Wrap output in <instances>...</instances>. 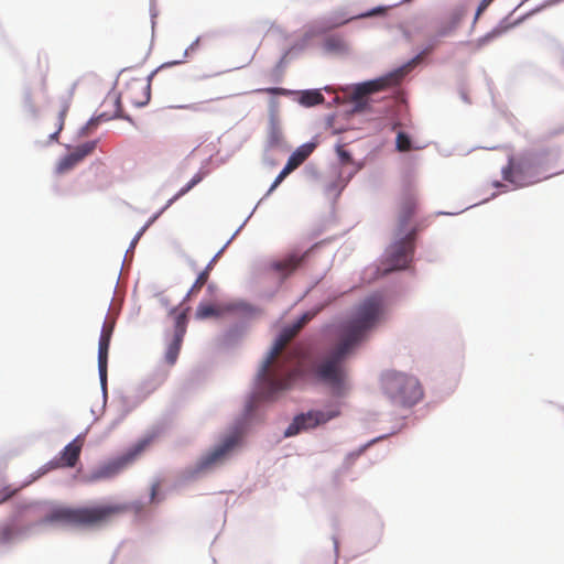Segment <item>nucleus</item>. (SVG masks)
Segmentation results:
<instances>
[{
    "label": "nucleus",
    "instance_id": "f257e3e1",
    "mask_svg": "<svg viewBox=\"0 0 564 564\" xmlns=\"http://www.w3.org/2000/svg\"><path fill=\"white\" fill-rule=\"evenodd\" d=\"M161 481L150 487L148 498L141 497L127 503H100L84 507L55 506L43 517L37 518L44 503L41 501L17 502L11 513L0 522V554L8 552L14 544L29 539L36 527L63 524L74 528H91L107 521L122 511H133L143 520L150 517L147 505L158 506L165 500Z\"/></svg>",
    "mask_w": 564,
    "mask_h": 564
},
{
    "label": "nucleus",
    "instance_id": "f03ea898",
    "mask_svg": "<svg viewBox=\"0 0 564 564\" xmlns=\"http://www.w3.org/2000/svg\"><path fill=\"white\" fill-rule=\"evenodd\" d=\"M295 330V326L289 323L278 332L253 378L252 389L247 395L242 413L234 421L227 434L221 436L194 464L186 466L181 471L180 480L182 482L194 481L221 464L231 452L241 445L251 426L262 422L261 405L274 402L282 390L280 382L267 377L268 368L279 349Z\"/></svg>",
    "mask_w": 564,
    "mask_h": 564
},
{
    "label": "nucleus",
    "instance_id": "7ed1b4c3",
    "mask_svg": "<svg viewBox=\"0 0 564 564\" xmlns=\"http://www.w3.org/2000/svg\"><path fill=\"white\" fill-rule=\"evenodd\" d=\"M561 154L562 150L557 144L533 145L517 154H510L507 165L501 167L503 182L494 181L492 186L500 192H507L508 184L516 189L563 173L564 169H557Z\"/></svg>",
    "mask_w": 564,
    "mask_h": 564
},
{
    "label": "nucleus",
    "instance_id": "20e7f679",
    "mask_svg": "<svg viewBox=\"0 0 564 564\" xmlns=\"http://www.w3.org/2000/svg\"><path fill=\"white\" fill-rule=\"evenodd\" d=\"M380 387L393 406L403 409L414 406L424 395L421 382L415 376L394 369L381 373Z\"/></svg>",
    "mask_w": 564,
    "mask_h": 564
},
{
    "label": "nucleus",
    "instance_id": "39448f33",
    "mask_svg": "<svg viewBox=\"0 0 564 564\" xmlns=\"http://www.w3.org/2000/svg\"><path fill=\"white\" fill-rule=\"evenodd\" d=\"M386 304L387 301L382 293L372 292L359 303L346 319L339 321L338 324L365 339L366 333L379 324Z\"/></svg>",
    "mask_w": 564,
    "mask_h": 564
},
{
    "label": "nucleus",
    "instance_id": "423d86ee",
    "mask_svg": "<svg viewBox=\"0 0 564 564\" xmlns=\"http://www.w3.org/2000/svg\"><path fill=\"white\" fill-rule=\"evenodd\" d=\"M155 436V433L147 434L131 444L121 454L111 457L108 460L101 462L85 475V481L94 484L118 476L145 451V448L152 443Z\"/></svg>",
    "mask_w": 564,
    "mask_h": 564
},
{
    "label": "nucleus",
    "instance_id": "0eeeda50",
    "mask_svg": "<svg viewBox=\"0 0 564 564\" xmlns=\"http://www.w3.org/2000/svg\"><path fill=\"white\" fill-rule=\"evenodd\" d=\"M359 95L352 96V104L346 110V116L350 117L356 113H373L386 121L384 126H389L391 131L397 130L399 127L404 126L403 119L406 116L405 107L395 100H389L381 105L379 101L391 97V94L384 95L381 98H358Z\"/></svg>",
    "mask_w": 564,
    "mask_h": 564
},
{
    "label": "nucleus",
    "instance_id": "6e6552de",
    "mask_svg": "<svg viewBox=\"0 0 564 564\" xmlns=\"http://www.w3.org/2000/svg\"><path fill=\"white\" fill-rule=\"evenodd\" d=\"M339 414L340 409L338 404L326 406L324 409H312L306 412H300L293 416L291 423L284 430L283 435L284 437L296 436L302 432L326 424L333 419L339 416Z\"/></svg>",
    "mask_w": 564,
    "mask_h": 564
},
{
    "label": "nucleus",
    "instance_id": "1a4fd4ad",
    "mask_svg": "<svg viewBox=\"0 0 564 564\" xmlns=\"http://www.w3.org/2000/svg\"><path fill=\"white\" fill-rule=\"evenodd\" d=\"M409 234L394 231V239L386 249L383 264L388 271H406L411 268L416 246L408 242Z\"/></svg>",
    "mask_w": 564,
    "mask_h": 564
},
{
    "label": "nucleus",
    "instance_id": "9d476101",
    "mask_svg": "<svg viewBox=\"0 0 564 564\" xmlns=\"http://www.w3.org/2000/svg\"><path fill=\"white\" fill-rule=\"evenodd\" d=\"M314 379L325 386L333 397L341 398L347 390V372L344 365L325 359L313 369Z\"/></svg>",
    "mask_w": 564,
    "mask_h": 564
},
{
    "label": "nucleus",
    "instance_id": "9b49d317",
    "mask_svg": "<svg viewBox=\"0 0 564 564\" xmlns=\"http://www.w3.org/2000/svg\"><path fill=\"white\" fill-rule=\"evenodd\" d=\"M188 308L178 311V306H172L169 308V316L173 318V334L170 336V332L165 333L166 336V350L164 359L166 364L173 366L178 358L184 336L188 325Z\"/></svg>",
    "mask_w": 564,
    "mask_h": 564
},
{
    "label": "nucleus",
    "instance_id": "f8f14e48",
    "mask_svg": "<svg viewBox=\"0 0 564 564\" xmlns=\"http://www.w3.org/2000/svg\"><path fill=\"white\" fill-rule=\"evenodd\" d=\"M355 20L347 8H338L311 21L302 37L308 43L313 37L327 34Z\"/></svg>",
    "mask_w": 564,
    "mask_h": 564
},
{
    "label": "nucleus",
    "instance_id": "ddd939ff",
    "mask_svg": "<svg viewBox=\"0 0 564 564\" xmlns=\"http://www.w3.org/2000/svg\"><path fill=\"white\" fill-rule=\"evenodd\" d=\"M318 137L314 135L307 142L299 145L288 158V161L283 169L275 176L273 182L271 183L269 189L267 191L263 199L271 195L278 186L286 178V176L293 172L297 166H300L317 148L318 145Z\"/></svg>",
    "mask_w": 564,
    "mask_h": 564
},
{
    "label": "nucleus",
    "instance_id": "4468645a",
    "mask_svg": "<svg viewBox=\"0 0 564 564\" xmlns=\"http://www.w3.org/2000/svg\"><path fill=\"white\" fill-rule=\"evenodd\" d=\"M332 333L339 339V343L330 351L328 360H334L337 365H344V361L355 351V349L364 341L362 337L343 328L336 323L329 326Z\"/></svg>",
    "mask_w": 564,
    "mask_h": 564
},
{
    "label": "nucleus",
    "instance_id": "2eb2a0df",
    "mask_svg": "<svg viewBox=\"0 0 564 564\" xmlns=\"http://www.w3.org/2000/svg\"><path fill=\"white\" fill-rule=\"evenodd\" d=\"M404 66L399 65L384 74L377 76L371 79L362 80L359 83H355L352 85V89L355 95H365V94H375L377 91L383 90L390 86H398L399 77L404 72ZM395 88L389 94H393Z\"/></svg>",
    "mask_w": 564,
    "mask_h": 564
},
{
    "label": "nucleus",
    "instance_id": "dca6fc26",
    "mask_svg": "<svg viewBox=\"0 0 564 564\" xmlns=\"http://www.w3.org/2000/svg\"><path fill=\"white\" fill-rule=\"evenodd\" d=\"M99 139H94L78 144L72 152L63 155L56 164V173L63 174L73 170L87 155L94 152L98 147Z\"/></svg>",
    "mask_w": 564,
    "mask_h": 564
},
{
    "label": "nucleus",
    "instance_id": "f3484780",
    "mask_svg": "<svg viewBox=\"0 0 564 564\" xmlns=\"http://www.w3.org/2000/svg\"><path fill=\"white\" fill-rule=\"evenodd\" d=\"M308 252H290L283 260H273L270 263V269L281 275L282 280H285L299 268H301L307 260Z\"/></svg>",
    "mask_w": 564,
    "mask_h": 564
},
{
    "label": "nucleus",
    "instance_id": "a211bd4d",
    "mask_svg": "<svg viewBox=\"0 0 564 564\" xmlns=\"http://www.w3.org/2000/svg\"><path fill=\"white\" fill-rule=\"evenodd\" d=\"M543 7L544 6L536 7L535 9L531 10L528 14L518 18L512 23L509 22V17L503 18L492 30H490L489 32H487L486 34H484L482 36L477 39V41H476L477 48H480V47L487 45L488 43H490L491 41H494L495 39L501 36L511 28L523 22L529 15L541 11Z\"/></svg>",
    "mask_w": 564,
    "mask_h": 564
},
{
    "label": "nucleus",
    "instance_id": "6ab92c4d",
    "mask_svg": "<svg viewBox=\"0 0 564 564\" xmlns=\"http://www.w3.org/2000/svg\"><path fill=\"white\" fill-rule=\"evenodd\" d=\"M248 327L249 322L245 318L230 324L219 336V345L226 349L236 347L246 335Z\"/></svg>",
    "mask_w": 564,
    "mask_h": 564
},
{
    "label": "nucleus",
    "instance_id": "aec40b11",
    "mask_svg": "<svg viewBox=\"0 0 564 564\" xmlns=\"http://www.w3.org/2000/svg\"><path fill=\"white\" fill-rule=\"evenodd\" d=\"M88 429L85 432L78 434L74 440L67 443L56 455L59 458L61 464L66 468H73L79 460L83 443Z\"/></svg>",
    "mask_w": 564,
    "mask_h": 564
},
{
    "label": "nucleus",
    "instance_id": "412c9836",
    "mask_svg": "<svg viewBox=\"0 0 564 564\" xmlns=\"http://www.w3.org/2000/svg\"><path fill=\"white\" fill-rule=\"evenodd\" d=\"M306 46L307 42L301 37L299 41L294 42L290 47L283 51L281 57L272 70L273 82L279 83L281 80L284 68L289 64L290 59L294 58L299 53L304 51Z\"/></svg>",
    "mask_w": 564,
    "mask_h": 564
},
{
    "label": "nucleus",
    "instance_id": "4be33fe9",
    "mask_svg": "<svg viewBox=\"0 0 564 564\" xmlns=\"http://www.w3.org/2000/svg\"><path fill=\"white\" fill-rule=\"evenodd\" d=\"M323 91H332V86L326 85L323 88H310L297 90L294 100L304 108H312L317 105L326 104Z\"/></svg>",
    "mask_w": 564,
    "mask_h": 564
},
{
    "label": "nucleus",
    "instance_id": "5701e85b",
    "mask_svg": "<svg viewBox=\"0 0 564 564\" xmlns=\"http://www.w3.org/2000/svg\"><path fill=\"white\" fill-rule=\"evenodd\" d=\"M467 13V9L464 4H458L453 8V10L449 13L448 20L445 22H442L435 32L437 34V37L444 39L451 36L463 19L465 18Z\"/></svg>",
    "mask_w": 564,
    "mask_h": 564
},
{
    "label": "nucleus",
    "instance_id": "b1692460",
    "mask_svg": "<svg viewBox=\"0 0 564 564\" xmlns=\"http://www.w3.org/2000/svg\"><path fill=\"white\" fill-rule=\"evenodd\" d=\"M416 212V200L411 194H405L401 204L395 231L409 234L406 226Z\"/></svg>",
    "mask_w": 564,
    "mask_h": 564
},
{
    "label": "nucleus",
    "instance_id": "393cba45",
    "mask_svg": "<svg viewBox=\"0 0 564 564\" xmlns=\"http://www.w3.org/2000/svg\"><path fill=\"white\" fill-rule=\"evenodd\" d=\"M142 397L143 395H138L137 393H134L133 395L120 397L118 414L116 419H113L112 422L110 423L111 430L116 429L127 417L129 413H131L143 402Z\"/></svg>",
    "mask_w": 564,
    "mask_h": 564
},
{
    "label": "nucleus",
    "instance_id": "a878e982",
    "mask_svg": "<svg viewBox=\"0 0 564 564\" xmlns=\"http://www.w3.org/2000/svg\"><path fill=\"white\" fill-rule=\"evenodd\" d=\"M113 325H106L104 322L101 327V333L98 340V355H97V361L98 367L101 366H108V355H109V348H110V341L111 336L113 333Z\"/></svg>",
    "mask_w": 564,
    "mask_h": 564
},
{
    "label": "nucleus",
    "instance_id": "bb28decb",
    "mask_svg": "<svg viewBox=\"0 0 564 564\" xmlns=\"http://www.w3.org/2000/svg\"><path fill=\"white\" fill-rule=\"evenodd\" d=\"M57 468H66L64 465L61 464V460L59 458H57L56 456L54 458H52L51 460H48L47 463H45L43 466H41L37 470H35L34 473H32L23 482L20 487L18 488H13L11 485H8L11 489L14 490V492L7 499L9 500L10 498H12L14 495H17V492L31 485L32 482L36 481L37 479H40L42 476L46 475L47 473L52 471V470H55Z\"/></svg>",
    "mask_w": 564,
    "mask_h": 564
},
{
    "label": "nucleus",
    "instance_id": "cd10ccee",
    "mask_svg": "<svg viewBox=\"0 0 564 564\" xmlns=\"http://www.w3.org/2000/svg\"><path fill=\"white\" fill-rule=\"evenodd\" d=\"M284 138L280 121H268L267 140L264 143L265 152L275 148H283Z\"/></svg>",
    "mask_w": 564,
    "mask_h": 564
},
{
    "label": "nucleus",
    "instance_id": "c85d7f7f",
    "mask_svg": "<svg viewBox=\"0 0 564 564\" xmlns=\"http://www.w3.org/2000/svg\"><path fill=\"white\" fill-rule=\"evenodd\" d=\"M335 178L329 181L325 187L324 193L327 197L333 198V200H337L341 195L343 191L346 188L345 183L343 182V170L338 169L334 171Z\"/></svg>",
    "mask_w": 564,
    "mask_h": 564
},
{
    "label": "nucleus",
    "instance_id": "c756f323",
    "mask_svg": "<svg viewBox=\"0 0 564 564\" xmlns=\"http://www.w3.org/2000/svg\"><path fill=\"white\" fill-rule=\"evenodd\" d=\"M427 144H416L413 140L412 135L405 131L398 130L394 141V149L398 152H404L409 149L412 150H422L426 148Z\"/></svg>",
    "mask_w": 564,
    "mask_h": 564
},
{
    "label": "nucleus",
    "instance_id": "7c9ffc66",
    "mask_svg": "<svg viewBox=\"0 0 564 564\" xmlns=\"http://www.w3.org/2000/svg\"><path fill=\"white\" fill-rule=\"evenodd\" d=\"M441 41H442V39L437 37L436 33L431 35L429 37L426 44L422 48H420L410 59L402 63V66H404V69H406L408 67L417 63L424 54L433 53L435 51V48L438 46V44L441 43Z\"/></svg>",
    "mask_w": 564,
    "mask_h": 564
},
{
    "label": "nucleus",
    "instance_id": "2f4dec72",
    "mask_svg": "<svg viewBox=\"0 0 564 564\" xmlns=\"http://www.w3.org/2000/svg\"><path fill=\"white\" fill-rule=\"evenodd\" d=\"M224 312L226 314L240 313L246 316H252L258 312V308L243 300H239L236 302L226 303L224 305Z\"/></svg>",
    "mask_w": 564,
    "mask_h": 564
},
{
    "label": "nucleus",
    "instance_id": "473e14b6",
    "mask_svg": "<svg viewBox=\"0 0 564 564\" xmlns=\"http://www.w3.org/2000/svg\"><path fill=\"white\" fill-rule=\"evenodd\" d=\"M323 48L328 53L345 54L348 52V45L338 35H328L323 42Z\"/></svg>",
    "mask_w": 564,
    "mask_h": 564
},
{
    "label": "nucleus",
    "instance_id": "72a5a7b5",
    "mask_svg": "<svg viewBox=\"0 0 564 564\" xmlns=\"http://www.w3.org/2000/svg\"><path fill=\"white\" fill-rule=\"evenodd\" d=\"M405 424H402L400 427L398 429H393L391 430L389 433H384L382 435H379L377 437H373L372 440L368 441L367 443H365L364 445H361L357 451H354V452H350L347 454V459H356L357 457H359L368 447H370L371 445L376 444L377 442L381 441V440H386L388 438L389 436L391 435H394L397 434L398 432H400L403 427H404Z\"/></svg>",
    "mask_w": 564,
    "mask_h": 564
},
{
    "label": "nucleus",
    "instance_id": "f704fd0d",
    "mask_svg": "<svg viewBox=\"0 0 564 564\" xmlns=\"http://www.w3.org/2000/svg\"><path fill=\"white\" fill-rule=\"evenodd\" d=\"M398 6H399V3H393V4H388V6H383V4L376 6L368 10L352 13V18H355L356 20H360V19H366V18L384 17L391 8H394Z\"/></svg>",
    "mask_w": 564,
    "mask_h": 564
},
{
    "label": "nucleus",
    "instance_id": "c9c22d12",
    "mask_svg": "<svg viewBox=\"0 0 564 564\" xmlns=\"http://www.w3.org/2000/svg\"><path fill=\"white\" fill-rule=\"evenodd\" d=\"M336 155L338 159L337 164H333V171H337L338 169L345 167L346 165H350V163H355V159L352 153L349 150H346L341 144L337 143L335 145Z\"/></svg>",
    "mask_w": 564,
    "mask_h": 564
},
{
    "label": "nucleus",
    "instance_id": "e433bc0d",
    "mask_svg": "<svg viewBox=\"0 0 564 564\" xmlns=\"http://www.w3.org/2000/svg\"><path fill=\"white\" fill-rule=\"evenodd\" d=\"M93 118L95 119V122L97 123V126L101 122H107V121L115 120V119L124 120V121L129 122L130 124H132L133 127L137 126L134 119L130 115L123 116L118 111H112V112L101 111L98 115L93 116Z\"/></svg>",
    "mask_w": 564,
    "mask_h": 564
},
{
    "label": "nucleus",
    "instance_id": "4c0bfd02",
    "mask_svg": "<svg viewBox=\"0 0 564 564\" xmlns=\"http://www.w3.org/2000/svg\"><path fill=\"white\" fill-rule=\"evenodd\" d=\"M220 314L215 305L210 302L200 301L195 311L196 319H206L209 317H219Z\"/></svg>",
    "mask_w": 564,
    "mask_h": 564
},
{
    "label": "nucleus",
    "instance_id": "58836bf2",
    "mask_svg": "<svg viewBox=\"0 0 564 564\" xmlns=\"http://www.w3.org/2000/svg\"><path fill=\"white\" fill-rule=\"evenodd\" d=\"M208 174V171H203L202 169L196 172L192 178L184 185L182 186L177 192H176V197H183L184 195H186L189 191H192L196 185H198Z\"/></svg>",
    "mask_w": 564,
    "mask_h": 564
},
{
    "label": "nucleus",
    "instance_id": "ea45409f",
    "mask_svg": "<svg viewBox=\"0 0 564 564\" xmlns=\"http://www.w3.org/2000/svg\"><path fill=\"white\" fill-rule=\"evenodd\" d=\"M159 386L160 381L158 379H147L138 386L135 393L138 395H143L142 399L144 401L152 392H154L158 389Z\"/></svg>",
    "mask_w": 564,
    "mask_h": 564
},
{
    "label": "nucleus",
    "instance_id": "a19ab883",
    "mask_svg": "<svg viewBox=\"0 0 564 564\" xmlns=\"http://www.w3.org/2000/svg\"><path fill=\"white\" fill-rule=\"evenodd\" d=\"M253 93H258V94L265 93L271 96H285V97L295 96L296 97L297 90L274 86V87L258 88V89L253 90Z\"/></svg>",
    "mask_w": 564,
    "mask_h": 564
},
{
    "label": "nucleus",
    "instance_id": "79ce46f5",
    "mask_svg": "<svg viewBox=\"0 0 564 564\" xmlns=\"http://www.w3.org/2000/svg\"><path fill=\"white\" fill-rule=\"evenodd\" d=\"M98 377L100 382V389L102 393L104 408L108 399V366L98 367Z\"/></svg>",
    "mask_w": 564,
    "mask_h": 564
},
{
    "label": "nucleus",
    "instance_id": "37998d69",
    "mask_svg": "<svg viewBox=\"0 0 564 564\" xmlns=\"http://www.w3.org/2000/svg\"><path fill=\"white\" fill-rule=\"evenodd\" d=\"M226 250V246H223L216 254L209 260V262L206 264V267L198 273V280H208L209 273L213 270L215 263L219 259V257L223 254V252Z\"/></svg>",
    "mask_w": 564,
    "mask_h": 564
},
{
    "label": "nucleus",
    "instance_id": "c03bdc74",
    "mask_svg": "<svg viewBox=\"0 0 564 564\" xmlns=\"http://www.w3.org/2000/svg\"><path fill=\"white\" fill-rule=\"evenodd\" d=\"M23 107L32 117H37V108L33 102L30 88H26L23 94Z\"/></svg>",
    "mask_w": 564,
    "mask_h": 564
},
{
    "label": "nucleus",
    "instance_id": "a18cd8bd",
    "mask_svg": "<svg viewBox=\"0 0 564 564\" xmlns=\"http://www.w3.org/2000/svg\"><path fill=\"white\" fill-rule=\"evenodd\" d=\"M272 96L268 102V121H280L279 119V101Z\"/></svg>",
    "mask_w": 564,
    "mask_h": 564
},
{
    "label": "nucleus",
    "instance_id": "49530a36",
    "mask_svg": "<svg viewBox=\"0 0 564 564\" xmlns=\"http://www.w3.org/2000/svg\"><path fill=\"white\" fill-rule=\"evenodd\" d=\"M108 100H110L115 107V110L113 111H118L120 112L121 115H128L127 112L123 111L122 109V102H121V95L120 94H117V93H113V91H110L108 94V96L106 97V99L104 100L102 105H106V102H108Z\"/></svg>",
    "mask_w": 564,
    "mask_h": 564
},
{
    "label": "nucleus",
    "instance_id": "de8ad7c7",
    "mask_svg": "<svg viewBox=\"0 0 564 564\" xmlns=\"http://www.w3.org/2000/svg\"><path fill=\"white\" fill-rule=\"evenodd\" d=\"M263 200V198H261L258 204L253 207V209L250 212V214L247 216V218L242 221V224L236 229V231L231 235V237L226 241V243L224 246H226V248L231 243V241L237 237V235L241 231V229L246 226V224L249 221V219L252 217V215L254 214L256 209L258 208V206L261 204V202Z\"/></svg>",
    "mask_w": 564,
    "mask_h": 564
},
{
    "label": "nucleus",
    "instance_id": "09e8293b",
    "mask_svg": "<svg viewBox=\"0 0 564 564\" xmlns=\"http://www.w3.org/2000/svg\"><path fill=\"white\" fill-rule=\"evenodd\" d=\"M98 126L95 122V119L91 117L83 127H80L77 131V137L83 138L86 137L90 131L96 129Z\"/></svg>",
    "mask_w": 564,
    "mask_h": 564
},
{
    "label": "nucleus",
    "instance_id": "8fccbe9b",
    "mask_svg": "<svg viewBox=\"0 0 564 564\" xmlns=\"http://www.w3.org/2000/svg\"><path fill=\"white\" fill-rule=\"evenodd\" d=\"M144 100L134 101L133 105L137 108L145 107L151 100V84H147L143 88Z\"/></svg>",
    "mask_w": 564,
    "mask_h": 564
},
{
    "label": "nucleus",
    "instance_id": "3c124183",
    "mask_svg": "<svg viewBox=\"0 0 564 564\" xmlns=\"http://www.w3.org/2000/svg\"><path fill=\"white\" fill-rule=\"evenodd\" d=\"M314 316V313L313 312H303L302 314H300L297 317H295L291 324L295 326V328L297 329L299 327H301V325L303 323H305L306 321L311 319L312 317Z\"/></svg>",
    "mask_w": 564,
    "mask_h": 564
},
{
    "label": "nucleus",
    "instance_id": "603ef678",
    "mask_svg": "<svg viewBox=\"0 0 564 564\" xmlns=\"http://www.w3.org/2000/svg\"><path fill=\"white\" fill-rule=\"evenodd\" d=\"M494 0H481L479 2V4L477 6V9H476V12H475V17H474V21H473V25H475V23L477 22V20L479 19V17L486 11V9L489 7V4L492 2Z\"/></svg>",
    "mask_w": 564,
    "mask_h": 564
},
{
    "label": "nucleus",
    "instance_id": "864d4df0",
    "mask_svg": "<svg viewBox=\"0 0 564 564\" xmlns=\"http://www.w3.org/2000/svg\"><path fill=\"white\" fill-rule=\"evenodd\" d=\"M145 231H147L145 228H142V227L137 231V234L134 235V237L130 241V245H129V247L127 249V252H126V257L128 256L129 252H133L138 241L144 235Z\"/></svg>",
    "mask_w": 564,
    "mask_h": 564
},
{
    "label": "nucleus",
    "instance_id": "5fc2aeb1",
    "mask_svg": "<svg viewBox=\"0 0 564 564\" xmlns=\"http://www.w3.org/2000/svg\"><path fill=\"white\" fill-rule=\"evenodd\" d=\"M200 36H197L184 51L183 59L187 58L192 53L196 52L199 47Z\"/></svg>",
    "mask_w": 564,
    "mask_h": 564
},
{
    "label": "nucleus",
    "instance_id": "6e6d98bb",
    "mask_svg": "<svg viewBox=\"0 0 564 564\" xmlns=\"http://www.w3.org/2000/svg\"><path fill=\"white\" fill-rule=\"evenodd\" d=\"M358 173V167H350L349 171H345L343 167V182L347 186L348 183L354 178V176Z\"/></svg>",
    "mask_w": 564,
    "mask_h": 564
},
{
    "label": "nucleus",
    "instance_id": "4d7b16f0",
    "mask_svg": "<svg viewBox=\"0 0 564 564\" xmlns=\"http://www.w3.org/2000/svg\"><path fill=\"white\" fill-rule=\"evenodd\" d=\"M14 492L9 486H3L0 489V505L6 502L7 499Z\"/></svg>",
    "mask_w": 564,
    "mask_h": 564
},
{
    "label": "nucleus",
    "instance_id": "13d9d810",
    "mask_svg": "<svg viewBox=\"0 0 564 564\" xmlns=\"http://www.w3.org/2000/svg\"><path fill=\"white\" fill-rule=\"evenodd\" d=\"M419 230V227L417 226H412V227H409V225L406 226V231L409 232V236H408V242H415V235Z\"/></svg>",
    "mask_w": 564,
    "mask_h": 564
},
{
    "label": "nucleus",
    "instance_id": "bf43d9fd",
    "mask_svg": "<svg viewBox=\"0 0 564 564\" xmlns=\"http://www.w3.org/2000/svg\"><path fill=\"white\" fill-rule=\"evenodd\" d=\"M161 213L158 210L155 212L147 221L145 224L142 226V228H145V230H148V228L150 226H152L160 217H161Z\"/></svg>",
    "mask_w": 564,
    "mask_h": 564
},
{
    "label": "nucleus",
    "instance_id": "052dcab7",
    "mask_svg": "<svg viewBox=\"0 0 564 564\" xmlns=\"http://www.w3.org/2000/svg\"><path fill=\"white\" fill-rule=\"evenodd\" d=\"M181 197H176V193L159 209L161 214H163L166 209H169L176 200Z\"/></svg>",
    "mask_w": 564,
    "mask_h": 564
},
{
    "label": "nucleus",
    "instance_id": "680f3d73",
    "mask_svg": "<svg viewBox=\"0 0 564 564\" xmlns=\"http://www.w3.org/2000/svg\"><path fill=\"white\" fill-rule=\"evenodd\" d=\"M181 197H176V193L159 209L161 214H163L166 209H169L176 200Z\"/></svg>",
    "mask_w": 564,
    "mask_h": 564
},
{
    "label": "nucleus",
    "instance_id": "e2e57ef3",
    "mask_svg": "<svg viewBox=\"0 0 564 564\" xmlns=\"http://www.w3.org/2000/svg\"><path fill=\"white\" fill-rule=\"evenodd\" d=\"M181 197H176V193L159 209L161 214H163L166 209H169L176 200Z\"/></svg>",
    "mask_w": 564,
    "mask_h": 564
},
{
    "label": "nucleus",
    "instance_id": "0e129e2a",
    "mask_svg": "<svg viewBox=\"0 0 564 564\" xmlns=\"http://www.w3.org/2000/svg\"><path fill=\"white\" fill-rule=\"evenodd\" d=\"M70 101H72L70 96H63L61 98V110L68 112L69 107H70Z\"/></svg>",
    "mask_w": 564,
    "mask_h": 564
},
{
    "label": "nucleus",
    "instance_id": "69168bd1",
    "mask_svg": "<svg viewBox=\"0 0 564 564\" xmlns=\"http://www.w3.org/2000/svg\"><path fill=\"white\" fill-rule=\"evenodd\" d=\"M184 63V59H175V61H169V62H165L163 64H161L158 68L159 69H163V68H169V67H173V66H176V65H180Z\"/></svg>",
    "mask_w": 564,
    "mask_h": 564
},
{
    "label": "nucleus",
    "instance_id": "338daca9",
    "mask_svg": "<svg viewBox=\"0 0 564 564\" xmlns=\"http://www.w3.org/2000/svg\"><path fill=\"white\" fill-rule=\"evenodd\" d=\"M217 291L218 286L214 282L207 284L206 292L209 297H214Z\"/></svg>",
    "mask_w": 564,
    "mask_h": 564
},
{
    "label": "nucleus",
    "instance_id": "774afa93",
    "mask_svg": "<svg viewBox=\"0 0 564 564\" xmlns=\"http://www.w3.org/2000/svg\"><path fill=\"white\" fill-rule=\"evenodd\" d=\"M207 280H198V276L196 278L195 282L193 283V285L191 286V289L188 290L189 293H193L195 294L196 291L203 285V283H205Z\"/></svg>",
    "mask_w": 564,
    "mask_h": 564
}]
</instances>
